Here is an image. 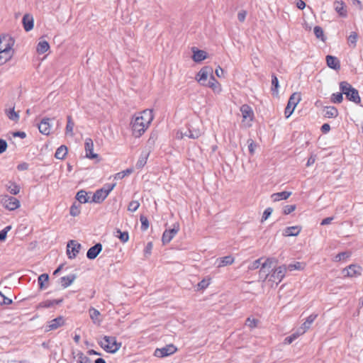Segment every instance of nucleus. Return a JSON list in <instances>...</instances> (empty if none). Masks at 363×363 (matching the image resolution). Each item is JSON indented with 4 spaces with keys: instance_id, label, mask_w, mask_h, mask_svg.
<instances>
[{
    "instance_id": "f257e3e1",
    "label": "nucleus",
    "mask_w": 363,
    "mask_h": 363,
    "mask_svg": "<svg viewBox=\"0 0 363 363\" xmlns=\"http://www.w3.org/2000/svg\"><path fill=\"white\" fill-rule=\"evenodd\" d=\"M153 119V111L150 109H145L135 113L130 123L132 136L139 138L143 135L150 128Z\"/></svg>"
},
{
    "instance_id": "f03ea898",
    "label": "nucleus",
    "mask_w": 363,
    "mask_h": 363,
    "mask_svg": "<svg viewBox=\"0 0 363 363\" xmlns=\"http://www.w3.org/2000/svg\"><path fill=\"white\" fill-rule=\"evenodd\" d=\"M15 40L9 35H0V66L12 60L15 55Z\"/></svg>"
},
{
    "instance_id": "7ed1b4c3",
    "label": "nucleus",
    "mask_w": 363,
    "mask_h": 363,
    "mask_svg": "<svg viewBox=\"0 0 363 363\" xmlns=\"http://www.w3.org/2000/svg\"><path fill=\"white\" fill-rule=\"evenodd\" d=\"M99 344L108 353H116L122 345L121 342L117 341L116 337L107 335L104 336Z\"/></svg>"
},
{
    "instance_id": "20e7f679",
    "label": "nucleus",
    "mask_w": 363,
    "mask_h": 363,
    "mask_svg": "<svg viewBox=\"0 0 363 363\" xmlns=\"http://www.w3.org/2000/svg\"><path fill=\"white\" fill-rule=\"evenodd\" d=\"M341 91L346 96L347 99L355 104H359L361 101L358 91L353 88L351 84L347 82H342L340 84Z\"/></svg>"
},
{
    "instance_id": "39448f33",
    "label": "nucleus",
    "mask_w": 363,
    "mask_h": 363,
    "mask_svg": "<svg viewBox=\"0 0 363 363\" xmlns=\"http://www.w3.org/2000/svg\"><path fill=\"white\" fill-rule=\"evenodd\" d=\"M0 203L5 209L10 211H13L21 207V202L17 198L7 194L0 196Z\"/></svg>"
},
{
    "instance_id": "423d86ee",
    "label": "nucleus",
    "mask_w": 363,
    "mask_h": 363,
    "mask_svg": "<svg viewBox=\"0 0 363 363\" xmlns=\"http://www.w3.org/2000/svg\"><path fill=\"white\" fill-rule=\"evenodd\" d=\"M363 272L362 267L356 264H350L349 266L345 267L342 270V274H343L344 278H357L362 275Z\"/></svg>"
},
{
    "instance_id": "0eeeda50",
    "label": "nucleus",
    "mask_w": 363,
    "mask_h": 363,
    "mask_svg": "<svg viewBox=\"0 0 363 363\" xmlns=\"http://www.w3.org/2000/svg\"><path fill=\"white\" fill-rule=\"evenodd\" d=\"M301 96L300 93L294 92L291 95L284 111V114L286 118L291 116L297 104L301 101Z\"/></svg>"
},
{
    "instance_id": "6e6552de",
    "label": "nucleus",
    "mask_w": 363,
    "mask_h": 363,
    "mask_svg": "<svg viewBox=\"0 0 363 363\" xmlns=\"http://www.w3.org/2000/svg\"><path fill=\"white\" fill-rule=\"evenodd\" d=\"M114 186L115 184L107 185L106 187L96 190L92 196L91 201L94 203H101L108 196Z\"/></svg>"
},
{
    "instance_id": "1a4fd4ad",
    "label": "nucleus",
    "mask_w": 363,
    "mask_h": 363,
    "mask_svg": "<svg viewBox=\"0 0 363 363\" xmlns=\"http://www.w3.org/2000/svg\"><path fill=\"white\" fill-rule=\"evenodd\" d=\"M213 76L211 67L206 66L200 69L196 76V81L202 86L207 84L210 77Z\"/></svg>"
},
{
    "instance_id": "9d476101",
    "label": "nucleus",
    "mask_w": 363,
    "mask_h": 363,
    "mask_svg": "<svg viewBox=\"0 0 363 363\" xmlns=\"http://www.w3.org/2000/svg\"><path fill=\"white\" fill-rule=\"evenodd\" d=\"M240 110L242 117V122L245 123L247 126H250L251 123L254 119V112L252 108L247 104H244L241 106Z\"/></svg>"
},
{
    "instance_id": "9b49d317",
    "label": "nucleus",
    "mask_w": 363,
    "mask_h": 363,
    "mask_svg": "<svg viewBox=\"0 0 363 363\" xmlns=\"http://www.w3.org/2000/svg\"><path fill=\"white\" fill-rule=\"evenodd\" d=\"M177 351V347L173 344H169L162 348H157L154 352V356L159 358H163L173 354Z\"/></svg>"
},
{
    "instance_id": "f8f14e48",
    "label": "nucleus",
    "mask_w": 363,
    "mask_h": 363,
    "mask_svg": "<svg viewBox=\"0 0 363 363\" xmlns=\"http://www.w3.org/2000/svg\"><path fill=\"white\" fill-rule=\"evenodd\" d=\"M286 272V266H279L273 270L272 274L270 275L269 280L276 283V284H278L282 281V279L285 277Z\"/></svg>"
},
{
    "instance_id": "ddd939ff",
    "label": "nucleus",
    "mask_w": 363,
    "mask_h": 363,
    "mask_svg": "<svg viewBox=\"0 0 363 363\" xmlns=\"http://www.w3.org/2000/svg\"><path fill=\"white\" fill-rule=\"evenodd\" d=\"M180 226L179 223H175L173 225V228L169 230L164 231L162 237V241L163 244H167L175 237L177 233L179 231Z\"/></svg>"
},
{
    "instance_id": "4468645a",
    "label": "nucleus",
    "mask_w": 363,
    "mask_h": 363,
    "mask_svg": "<svg viewBox=\"0 0 363 363\" xmlns=\"http://www.w3.org/2000/svg\"><path fill=\"white\" fill-rule=\"evenodd\" d=\"M94 142L91 138H87L84 141V150L86 157L90 160L99 158V155L94 152Z\"/></svg>"
},
{
    "instance_id": "2eb2a0df",
    "label": "nucleus",
    "mask_w": 363,
    "mask_h": 363,
    "mask_svg": "<svg viewBox=\"0 0 363 363\" xmlns=\"http://www.w3.org/2000/svg\"><path fill=\"white\" fill-rule=\"evenodd\" d=\"M81 245L74 240H71L67 244V254L69 259L74 258L79 253Z\"/></svg>"
},
{
    "instance_id": "dca6fc26",
    "label": "nucleus",
    "mask_w": 363,
    "mask_h": 363,
    "mask_svg": "<svg viewBox=\"0 0 363 363\" xmlns=\"http://www.w3.org/2000/svg\"><path fill=\"white\" fill-rule=\"evenodd\" d=\"M49 118H44L38 125L39 131L45 135H49L51 133V124Z\"/></svg>"
},
{
    "instance_id": "f3484780",
    "label": "nucleus",
    "mask_w": 363,
    "mask_h": 363,
    "mask_svg": "<svg viewBox=\"0 0 363 363\" xmlns=\"http://www.w3.org/2000/svg\"><path fill=\"white\" fill-rule=\"evenodd\" d=\"M65 324V320L62 316H59L48 323L46 331H51L57 329Z\"/></svg>"
},
{
    "instance_id": "a211bd4d",
    "label": "nucleus",
    "mask_w": 363,
    "mask_h": 363,
    "mask_svg": "<svg viewBox=\"0 0 363 363\" xmlns=\"http://www.w3.org/2000/svg\"><path fill=\"white\" fill-rule=\"evenodd\" d=\"M63 298L60 299H53V300H45L41 301L38 303V305L36 306L37 309H41V308H52L55 306L56 305L60 304L62 303Z\"/></svg>"
},
{
    "instance_id": "6ab92c4d",
    "label": "nucleus",
    "mask_w": 363,
    "mask_h": 363,
    "mask_svg": "<svg viewBox=\"0 0 363 363\" xmlns=\"http://www.w3.org/2000/svg\"><path fill=\"white\" fill-rule=\"evenodd\" d=\"M204 86H208L210 89H212V91L216 94H220L222 91V86L220 84V82L215 79V77L211 76V77L209 78V80Z\"/></svg>"
},
{
    "instance_id": "aec40b11",
    "label": "nucleus",
    "mask_w": 363,
    "mask_h": 363,
    "mask_svg": "<svg viewBox=\"0 0 363 363\" xmlns=\"http://www.w3.org/2000/svg\"><path fill=\"white\" fill-rule=\"evenodd\" d=\"M192 59L196 62H200L207 58V52L204 50H198L196 48H192Z\"/></svg>"
},
{
    "instance_id": "412c9836",
    "label": "nucleus",
    "mask_w": 363,
    "mask_h": 363,
    "mask_svg": "<svg viewBox=\"0 0 363 363\" xmlns=\"http://www.w3.org/2000/svg\"><path fill=\"white\" fill-rule=\"evenodd\" d=\"M6 189L12 195H17L21 191V186L15 182L9 181L5 184Z\"/></svg>"
},
{
    "instance_id": "4be33fe9",
    "label": "nucleus",
    "mask_w": 363,
    "mask_h": 363,
    "mask_svg": "<svg viewBox=\"0 0 363 363\" xmlns=\"http://www.w3.org/2000/svg\"><path fill=\"white\" fill-rule=\"evenodd\" d=\"M101 250H102L101 244L97 243L94 246L90 247L88 250L86 256L89 259H94L101 252Z\"/></svg>"
},
{
    "instance_id": "5701e85b",
    "label": "nucleus",
    "mask_w": 363,
    "mask_h": 363,
    "mask_svg": "<svg viewBox=\"0 0 363 363\" xmlns=\"http://www.w3.org/2000/svg\"><path fill=\"white\" fill-rule=\"evenodd\" d=\"M327 65L335 70H339L340 69V60L334 56L327 55L326 56Z\"/></svg>"
},
{
    "instance_id": "b1692460",
    "label": "nucleus",
    "mask_w": 363,
    "mask_h": 363,
    "mask_svg": "<svg viewBox=\"0 0 363 363\" xmlns=\"http://www.w3.org/2000/svg\"><path fill=\"white\" fill-rule=\"evenodd\" d=\"M301 231V227L299 225L287 227L284 230L283 235L284 237L297 236Z\"/></svg>"
},
{
    "instance_id": "393cba45",
    "label": "nucleus",
    "mask_w": 363,
    "mask_h": 363,
    "mask_svg": "<svg viewBox=\"0 0 363 363\" xmlns=\"http://www.w3.org/2000/svg\"><path fill=\"white\" fill-rule=\"evenodd\" d=\"M317 317V314H311L306 318V321L302 324L301 327V333H303V335L310 328L311 324L314 322Z\"/></svg>"
},
{
    "instance_id": "a878e982",
    "label": "nucleus",
    "mask_w": 363,
    "mask_h": 363,
    "mask_svg": "<svg viewBox=\"0 0 363 363\" xmlns=\"http://www.w3.org/2000/svg\"><path fill=\"white\" fill-rule=\"evenodd\" d=\"M335 9L342 17L347 16V10L345 9V3L342 0H335Z\"/></svg>"
},
{
    "instance_id": "bb28decb",
    "label": "nucleus",
    "mask_w": 363,
    "mask_h": 363,
    "mask_svg": "<svg viewBox=\"0 0 363 363\" xmlns=\"http://www.w3.org/2000/svg\"><path fill=\"white\" fill-rule=\"evenodd\" d=\"M23 24L26 31H30L33 28V17L30 14H26L23 17Z\"/></svg>"
},
{
    "instance_id": "cd10ccee",
    "label": "nucleus",
    "mask_w": 363,
    "mask_h": 363,
    "mask_svg": "<svg viewBox=\"0 0 363 363\" xmlns=\"http://www.w3.org/2000/svg\"><path fill=\"white\" fill-rule=\"evenodd\" d=\"M291 195L290 191H281L273 194L271 197L273 201L277 202L281 200H286Z\"/></svg>"
},
{
    "instance_id": "c85d7f7f",
    "label": "nucleus",
    "mask_w": 363,
    "mask_h": 363,
    "mask_svg": "<svg viewBox=\"0 0 363 363\" xmlns=\"http://www.w3.org/2000/svg\"><path fill=\"white\" fill-rule=\"evenodd\" d=\"M67 122L65 128V134L72 137L74 135L73 130L74 127V123L71 116H68L67 117Z\"/></svg>"
},
{
    "instance_id": "c756f323",
    "label": "nucleus",
    "mask_w": 363,
    "mask_h": 363,
    "mask_svg": "<svg viewBox=\"0 0 363 363\" xmlns=\"http://www.w3.org/2000/svg\"><path fill=\"white\" fill-rule=\"evenodd\" d=\"M50 49V45L46 40H40L37 45L36 51L38 54H43Z\"/></svg>"
},
{
    "instance_id": "7c9ffc66",
    "label": "nucleus",
    "mask_w": 363,
    "mask_h": 363,
    "mask_svg": "<svg viewBox=\"0 0 363 363\" xmlns=\"http://www.w3.org/2000/svg\"><path fill=\"white\" fill-rule=\"evenodd\" d=\"M67 147L65 145L59 147L55 154V157L58 160H64L67 155Z\"/></svg>"
},
{
    "instance_id": "2f4dec72",
    "label": "nucleus",
    "mask_w": 363,
    "mask_h": 363,
    "mask_svg": "<svg viewBox=\"0 0 363 363\" xmlns=\"http://www.w3.org/2000/svg\"><path fill=\"white\" fill-rule=\"evenodd\" d=\"M76 276L74 274H71L67 277H63L61 278V285L63 288H67L70 286L73 281L75 280Z\"/></svg>"
},
{
    "instance_id": "473e14b6",
    "label": "nucleus",
    "mask_w": 363,
    "mask_h": 363,
    "mask_svg": "<svg viewBox=\"0 0 363 363\" xmlns=\"http://www.w3.org/2000/svg\"><path fill=\"white\" fill-rule=\"evenodd\" d=\"M5 113L7 116V117L15 122H18L19 120V114L18 112H16L14 111V107L6 109Z\"/></svg>"
},
{
    "instance_id": "72a5a7b5",
    "label": "nucleus",
    "mask_w": 363,
    "mask_h": 363,
    "mask_svg": "<svg viewBox=\"0 0 363 363\" xmlns=\"http://www.w3.org/2000/svg\"><path fill=\"white\" fill-rule=\"evenodd\" d=\"M91 319L94 323H100V312L94 308H91L89 311Z\"/></svg>"
},
{
    "instance_id": "f704fd0d",
    "label": "nucleus",
    "mask_w": 363,
    "mask_h": 363,
    "mask_svg": "<svg viewBox=\"0 0 363 363\" xmlns=\"http://www.w3.org/2000/svg\"><path fill=\"white\" fill-rule=\"evenodd\" d=\"M235 261L234 257L232 256H225L220 259V262L218 265V267H222L227 265L232 264Z\"/></svg>"
},
{
    "instance_id": "c9c22d12",
    "label": "nucleus",
    "mask_w": 363,
    "mask_h": 363,
    "mask_svg": "<svg viewBox=\"0 0 363 363\" xmlns=\"http://www.w3.org/2000/svg\"><path fill=\"white\" fill-rule=\"evenodd\" d=\"M306 267V264L303 262H296L294 264H290L286 267V270H303Z\"/></svg>"
},
{
    "instance_id": "e433bc0d",
    "label": "nucleus",
    "mask_w": 363,
    "mask_h": 363,
    "mask_svg": "<svg viewBox=\"0 0 363 363\" xmlns=\"http://www.w3.org/2000/svg\"><path fill=\"white\" fill-rule=\"evenodd\" d=\"M49 280V276L48 274H43L38 277V284L40 289L47 287Z\"/></svg>"
},
{
    "instance_id": "4c0bfd02",
    "label": "nucleus",
    "mask_w": 363,
    "mask_h": 363,
    "mask_svg": "<svg viewBox=\"0 0 363 363\" xmlns=\"http://www.w3.org/2000/svg\"><path fill=\"white\" fill-rule=\"evenodd\" d=\"M76 199L82 203H85L89 201L88 194L85 191L83 190L77 192Z\"/></svg>"
},
{
    "instance_id": "58836bf2",
    "label": "nucleus",
    "mask_w": 363,
    "mask_h": 363,
    "mask_svg": "<svg viewBox=\"0 0 363 363\" xmlns=\"http://www.w3.org/2000/svg\"><path fill=\"white\" fill-rule=\"evenodd\" d=\"M303 335V333L301 332H296L291 335L290 336L286 337L284 340V343L285 345H290L295 340H296L298 337Z\"/></svg>"
},
{
    "instance_id": "ea45409f",
    "label": "nucleus",
    "mask_w": 363,
    "mask_h": 363,
    "mask_svg": "<svg viewBox=\"0 0 363 363\" xmlns=\"http://www.w3.org/2000/svg\"><path fill=\"white\" fill-rule=\"evenodd\" d=\"M116 236L120 239L122 242H126L129 240V235L127 231L122 232L121 230L118 229L116 230Z\"/></svg>"
},
{
    "instance_id": "a19ab883",
    "label": "nucleus",
    "mask_w": 363,
    "mask_h": 363,
    "mask_svg": "<svg viewBox=\"0 0 363 363\" xmlns=\"http://www.w3.org/2000/svg\"><path fill=\"white\" fill-rule=\"evenodd\" d=\"M357 33L355 32H352L347 38L348 44L352 48H355L357 41Z\"/></svg>"
},
{
    "instance_id": "79ce46f5",
    "label": "nucleus",
    "mask_w": 363,
    "mask_h": 363,
    "mask_svg": "<svg viewBox=\"0 0 363 363\" xmlns=\"http://www.w3.org/2000/svg\"><path fill=\"white\" fill-rule=\"evenodd\" d=\"M148 157H149V153H145L144 155H142L137 162L136 167L138 168L143 167L145 165V164L147 163Z\"/></svg>"
},
{
    "instance_id": "37998d69",
    "label": "nucleus",
    "mask_w": 363,
    "mask_h": 363,
    "mask_svg": "<svg viewBox=\"0 0 363 363\" xmlns=\"http://www.w3.org/2000/svg\"><path fill=\"white\" fill-rule=\"evenodd\" d=\"M313 31H314V34L317 38L320 39L323 42L325 40L324 32L321 27L315 26L313 29Z\"/></svg>"
},
{
    "instance_id": "c03bdc74",
    "label": "nucleus",
    "mask_w": 363,
    "mask_h": 363,
    "mask_svg": "<svg viewBox=\"0 0 363 363\" xmlns=\"http://www.w3.org/2000/svg\"><path fill=\"white\" fill-rule=\"evenodd\" d=\"M77 363H91V359L82 352L77 353Z\"/></svg>"
},
{
    "instance_id": "a18cd8bd",
    "label": "nucleus",
    "mask_w": 363,
    "mask_h": 363,
    "mask_svg": "<svg viewBox=\"0 0 363 363\" xmlns=\"http://www.w3.org/2000/svg\"><path fill=\"white\" fill-rule=\"evenodd\" d=\"M342 94H343V93L342 91L333 94V95L331 96V101L335 104L341 103L343 100Z\"/></svg>"
},
{
    "instance_id": "49530a36",
    "label": "nucleus",
    "mask_w": 363,
    "mask_h": 363,
    "mask_svg": "<svg viewBox=\"0 0 363 363\" xmlns=\"http://www.w3.org/2000/svg\"><path fill=\"white\" fill-rule=\"evenodd\" d=\"M325 114L329 118H335L338 114V111L335 107L330 106L326 108Z\"/></svg>"
},
{
    "instance_id": "de8ad7c7",
    "label": "nucleus",
    "mask_w": 363,
    "mask_h": 363,
    "mask_svg": "<svg viewBox=\"0 0 363 363\" xmlns=\"http://www.w3.org/2000/svg\"><path fill=\"white\" fill-rule=\"evenodd\" d=\"M140 207V203L138 201H131L128 206V210L131 212L136 211Z\"/></svg>"
},
{
    "instance_id": "09e8293b",
    "label": "nucleus",
    "mask_w": 363,
    "mask_h": 363,
    "mask_svg": "<svg viewBox=\"0 0 363 363\" xmlns=\"http://www.w3.org/2000/svg\"><path fill=\"white\" fill-rule=\"evenodd\" d=\"M259 320L255 318H247L245 324L250 328H255L257 326Z\"/></svg>"
},
{
    "instance_id": "8fccbe9b",
    "label": "nucleus",
    "mask_w": 363,
    "mask_h": 363,
    "mask_svg": "<svg viewBox=\"0 0 363 363\" xmlns=\"http://www.w3.org/2000/svg\"><path fill=\"white\" fill-rule=\"evenodd\" d=\"M210 283H211V279L210 278H208L207 279H203V280H201L197 284L198 289H206L209 286Z\"/></svg>"
},
{
    "instance_id": "3c124183",
    "label": "nucleus",
    "mask_w": 363,
    "mask_h": 363,
    "mask_svg": "<svg viewBox=\"0 0 363 363\" xmlns=\"http://www.w3.org/2000/svg\"><path fill=\"white\" fill-rule=\"evenodd\" d=\"M140 220L141 222V228L143 230H146L149 228V221L147 218L144 216H141L140 218Z\"/></svg>"
},
{
    "instance_id": "603ef678",
    "label": "nucleus",
    "mask_w": 363,
    "mask_h": 363,
    "mask_svg": "<svg viewBox=\"0 0 363 363\" xmlns=\"http://www.w3.org/2000/svg\"><path fill=\"white\" fill-rule=\"evenodd\" d=\"M80 213V206H77L76 204H73L71 207H70V214L72 216H79Z\"/></svg>"
},
{
    "instance_id": "864d4df0",
    "label": "nucleus",
    "mask_w": 363,
    "mask_h": 363,
    "mask_svg": "<svg viewBox=\"0 0 363 363\" xmlns=\"http://www.w3.org/2000/svg\"><path fill=\"white\" fill-rule=\"evenodd\" d=\"M296 208V205H286L284 206L283 209V213L284 215H289L293 211H294Z\"/></svg>"
},
{
    "instance_id": "5fc2aeb1",
    "label": "nucleus",
    "mask_w": 363,
    "mask_h": 363,
    "mask_svg": "<svg viewBox=\"0 0 363 363\" xmlns=\"http://www.w3.org/2000/svg\"><path fill=\"white\" fill-rule=\"evenodd\" d=\"M247 143H248L249 152L252 155L255 154V148H256L257 145H256L255 143L254 142V140L252 139H249L247 140Z\"/></svg>"
},
{
    "instance_id": "6e6d98bb",
    "label": "nucleus",
    "mask_w": 363,
    "mask_h": 363,
    "mask_svg": "<svg viewBox=\"0 0 363 363\" xmlns=\"http://www.w3.org/2000/svg\"><path fill=\"white\" fill-rule=\"evenodd\" d=\"M272 91L278 93L279 89V81L277 77L275 75H272Z\"/></svg>"
},
{
    "instance_id": "4d7b16f0",
    "label": "nucleus",
    "mask_w": 363,
    "mask_h": 363,
    "mask_svg": "<svg viewBox=\"0 0 363 363\" xmlns=\"http://www.w3.org/2000/svg\"><path fill=\"white\" fill-rule=\"evenodd\" d=\"M274 262H277L276 259H274L272 258H267L266 259V261L262 264V269H261L260 272H262V270L267 267L270 268L272 267V264Z\"/></svg>"
},
{
    "instance_id": "13d9d810",
    "label": "nucleus",
    "mask_w": 363,
    "mask_h": 363,
    "mask_svg": "<svg viewBox=\"0 0 363 363\" xmlns=\"http://www.w3.org/2000/svg\"><path fill=\"white\" fill-rule=\"evenodd\" d=\"M273 210L272 208H267L264 210L262 217V222L265 221L272 214Z\"/></svg>"
},
{
    "instance_id": "bf43d9fd",
    "label": "nucleus",
    "mask_w": 363,
    "mask_h": 363,
    "mask_svg": "<svg viewBox=\"0 0 363 363\" xmlns=\"http://www.w3.org/2000/svg\"><path fill=\"white\" fill-rule=\"evenodd\" d=\"M152 247H153L152 242H150L147 244V245L144 250L145 256L148 257L150 255V254L152 252Z\"/></svg>"
},
{
    "instance_id": "052dcab7",
    "label": "nucleus",
    "mask_w": 363,
    "mask_h": 363,
    "mask_svg": "<svg viewBox=\"0 0 363 363\" xmlns=\"http://www.w3.org/2000/svg\"><path fill=\"white\" fill-rule=\"evenodd\" d=\"M260 261H261V259H258L255 261H254L251 264L250 266L249 267V269L250 270H254V269H258L259 265H260Z\"/></svg>"
},
{
    "instance_id": "680f3d73",
    "label": "nucleus",
    "mask_w": 363,
    "mask_h": 363,
    "mask_svg": "<svg viewBox=\"0 0 363 363\" xmlns=\"http://www.w3.org/2000/svg\"><path fill=\"white\" fill-rule=\"evenodd\" d=\"M246 16L247 12L245 11H240L238 13V18L240 22H244L245 21Z\"/></svg>"
},
{
    "instance_id": "e2e57ef3",
    "label": "nucleus",
    "mask_w": 363,
    "mask_h": 363,
    "mask_svg": "<svg viewBox=\"0 0 363 363\" xmlns=\"http://www.w3.org/2000/svg\"><path fill=\"white\" fill-rule=\"evenodd\" d=\"M7 148V143L4 140L0 139V154L4 152Z\"/></svg>"
},
{
    "instance_id": "0e129e2a",
    "label": "nucleus",
    "mask_w": 363,
    "mask_h": 363,
    "mask_svg": "<svg viewBox=\"0 0 363 363\" xmlns=\"http://www.w3.org/2000/svg\"><path fill=\"white\" fill-rule=\"evenodd\" d=\"M350 255L346 252H341L335 256V261H340L342 259L349 257Z\"/></svg>"
},
{
    "instance_id": "69168bd1",
    "label": "nucleus",
    "mask_w": 363,
    "mask_h": 363,
    "mask_svg": "<svg viewBox=\"0 0 363 363\" xmlns=\"http://www.w3.org/2000/svg\"><path fill=\"white\" fill-rule=\"evenodd\" d=\"M223 69L220 66H218L215 70V74L218 77H221L223 74Z\"/></svg>"
},
{
    "instance_id": "338daca9",
    "label": "nucleus",
    "mask_w": 363,
    "mask_h": 363,
    "mask_svg": "<svg viewBox=\"0 0 363 363\" xmlns=\"http://www.w3.org/2000/svg\"><path fill=\"white\" fill-rule=\"evenodd\" d=\"M296 4V6L301 10H303L306 7V4L302 0H297Z\"/></svg>"
},
{
    "instance_id": "774afa93",
    "label": "nucleus",
    "mask_w": 363,
    "mask_h": 363,
    "mask_svg": "<svg viewBox=\"0 0 363 363\" xmlns=\"http://www.w3.org/2000/svg\"><path fill=\"white\" fill-rule=\"evenodd\" d=\"M330 126L328 123H324L321 127V130L323 133H327L330 131Z\"/></svg>"
}]
</instances>
